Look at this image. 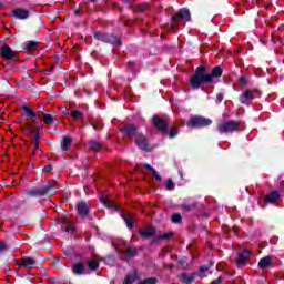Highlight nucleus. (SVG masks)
<instances>
[{
	"label": "nucleus",
	"instance_id": "nucleus-36",
	"mask_svg": "<svg viewBox=\"0 0 284 284\" xmlns=\"http://www.w3.org/2000/svg\"><path fill=\"white\" fill-rule=\"evenodd\" d=\"M8 250V244L6 242L0 241V254L1 252H6Z\"/></svg>",
	"mask_w": 284,
	"mask_h": 284
},
{
	"label": "nucleus",
	"instance_id": "nucleus-8",
	"mask_svg": "<svg viewBox=\"0 0 284 284\" xmlns=\"http://www.w3.org/2000/svg\"><path fill=\"white\" fill-rule=\"evenodd\" d=\"M27 131L29 134H33V145H34L33 154H34V152L39 150V141L41 136L39 135V131H37V129L32 123L27 124Z\"/></svg>",
	"mask_w": 284,
	"mask_h": 284
},
{
	"label": "nucleus",
	"instance_id": "nucleus-15",
	"mask_svg": "<svg viewBox=\"0 0 284 284\" xmlns=\"http://www.w3.org/2000/svg\"><path fill=\"white\" fill-rule=\"evenodd\" d=\"M72 272H73V274L81 276V275L85 274V266L81 262L75 263L72 267Z\"/></svg>",
	"mask_w": 284,
	"mask_h": 284
},
{
	"label": "nucleus",
	"instance_id": "nucleus-5",
	"mask_svg": "<svg viewBox=\"0 0 284 284\" xmlns=\"http://www.w3.org/2000/svg\"><path fill=\"white\" fill-rule=\"evenodd\" d=\"M258 95L260 93L256 89H247L240 95V103H243V105H251L252 101H254Z\"/></svg>",
	"mask_w": 284,
	"mask_h": 284
},
{
	"label": "nucleus",
	"instance_id": "nucleus-3",
	"mask_svg": "<svg viewBox=\"0 0 284 284\" xmlns=\"http://www.w3.org/2000/svg\"><path fill=\"white\" fill-rule=\"evenodd\" d=\"M192 19V16L190 14V10L189 9H180L175 16H173L172 18V24L171 28L173 30H176V28H179V23H181V21H190Z\"/></svg>",
	"mask_w": 284,
	"mask_h": 284
},
{
	"label": "nucleus",
	"instance_id": "nucleus-43",
	"mask_svg": "<svg viewBox=\"0 0 284 284\" xmlns=\"http://www.w3.org/2000/svg\"><path fill=\"white\" fill-rule=\"evenodd\" d=\"M172 236V233H164L160 236V239H170Z\"/></svg>",
	"mask_w": 284,
	"mask_h": 284
},
{
	"label": "nucleus",
	"instance_id": "nucleus-21",
	"mask_svg": "<svg viewBox=\"0 0 284 284\" xmlns=\"http://www.w3.org/2000/svg\"><path fill=\"white\" fill-rule=\"evenodd\" d=\"M122 219L129 230H132V227H134V221L132 220V217L129 214H123Z\"/></svg>",
	"mask_w": 284,
	"mask_h": 284
},
{
	"label": "nucleus",
	"instance_id": "nucleus-28",
	"mask_svg": "<svg viewBox=\"0 0 284 284\" xmlns=\"http://www.w3.org/2000/svg\"><path fill=\"white\" fill-rule=\"evenodd\" d=\"M134 281H136V274H129L125 276L123 283L124 284H132L134 283Z\"/></svg>",
	"mask_w": 284,
	"mask_h": 284
},
{
	"label": "nucleus",
	"instance_id": "nucleus-26",
	"mask_svg": "<svg viewBox=\"0 0 284 284\" xmlns=\"http://www.w3.org/2000/svg\"><path fill=\"white\" fill-rule=\"evenodd\" d=\"M159 280L156 277H148L144 280H141L138 284H158Z\"/></svg>",
	"mask_w": 284,
	"mask_h": 284
},
{
	"label": "nucleus",
	"instance_id": "nucleus-2",
	"mask_svg": "<svg viewBox=\"0 0 284 284\" xmlns=\"http://www.w3.org/2000/svg\"><path fill=\"white\" fill-rule=\"evenodd\" d=\"M54 190H57V182H49L48 184L37 187L33 186L27 190L28 196H47V194H54Z\"/></svg>",
	"mask_w": 284,
	"mask_h": 284
},
{
	"label": "nucleus",
	"instance_id": "nucleus-1",
	"mask_svg": "<svg viewBox=\"0 0 284 284\" xmlns=\"http://www.w3.org/2000/svg\"><path fill=\"white\" fill-rule=\"evenodd\" d=\"M206 70L207 68L205 65H201L195 70V73L190 81L191 88L199 90L203 83H212L214 77L219 78L223 74V69H221V67H215L211 74H205Z\"/></svg>",
	"mask_w": 284,
	"mask_h": 284
},
{
	"label": "nucleus",
	"instance_id": "nucleus-44",
	"mask_svg": "<svg viewBox=\"0 0 284 284\" xmlns=\"http://www.w3.org/2000/svg\"><path fill=\"white\" fill-rule=\"evenodd\" d=\"M43 172H52V165L44 166Z\"/></svg>",
	"mask_w": 284,
	"mask_h": 284
},
{
	"label": "nucleus",
	"instance_id": "nucleus-45",
	"mask_svg": "<svg viewBox=\"0 0 284 284\" xmlns=\"http://www.w3.org/2000/svg\"><path fill=\"white\" fill-rule=\"evenodd\" d=\"M223 283V278L219 277L217 280L213 281V284H221Z\"/></svg>",
	"mask_w": 284,
	"mask_h": 284
},
{
	"label": "nucleus",
	"instance_id": "nucleus-46",
	"mask_svg": "<svg viewBox=\"0 0 284 284\" xmlns=\"http://www.w3.org/2000/svg\"><path fill=\"white\" fill-rule=\"evenodd\" d=\"M216 99L219 103H221V101H223V93L217 94Z\"/></svg>",
	"mask_w": 284,
	"mask_h": 284
},
{
	"label": "nucleus",
	"instance_id": "nucleus-40",
	"mask_svg": "<svg viewBox=\"0 0 284 284\" xmlns=\"http://www.w3.org/2000/svg\"><path fill=\"white\" fill-rule=\"evenodd\" d=\"M152 174L156 181H161V175L159 174V172H156V170H153Z\"/></svg>",
	"mask_w": 284,
	"mask_h": 284
},
{
	"label": "nucleus",
	"instance_id": "nucleus-11",
	"mask_svg": "<svg viewBox=\"0 0 284 284\" xmlns=\"http://www.w3.org/2000/svg\"><path fill=\"white\" fill-rule=\"evenodd\" d=\"M153 123L160 132H166L168 122H165V120H163L161 116L159 115L153 116Z\"/></svg>",
	"mask_w": 284,
	"mask_h": 284
},
{
	"label": "nucleus",
	"instance_id": "nucleus-41",
	"mask_svg": "<svg viewBox=\"0 0 284 284\" xmlns=\"http://www.w3.org/2000/svg\"><path fill=\"white\" fill-rule=\"evenodd\" d=\"M126 254H128V256H135L136 255V251H134L132 248H128L126 250Z\"/></svg>",
	"mask_w": 284,
	"mask_h": 284
},
{
	"label": "nucleus",
	"instance_id": "nucleus-32",
	"mask_svg": "<svg viewBox=\"0 0 284 284\" xmlns=\"http://www.w3.org/2000/svg\"><path fill=\"white\" fill-rule=\"evenodd\" d=\"M71 116L75 121H79V119H83V113L81 111H72Z\"/></svg>",
	"mask_w": 284,
	"mask_h": 284
},
{
	"label": "nucleus",
	"instance_id": "nucleus-49",
	"mask_svg": "<svg viewBox=\"0 0 284 284\" xmlns=\"http://www.w3.org/2000/svg\"><path fill=\"white\" fill-rule=\"evenodd\" d=\"M44 110H45V109H44V108H42V110H40L39 112H41V113L43 114Z\"/></svg>",
	"mask_w": 284,
	"mask_h": 284
},
{
	"label": "nucleus",
	"instance_id": "nucleus-23",
	"mask_svg": "<svg viewBox=\"0 0 284 284\" xmlns=\"http://www.w3.org/2000/svg\"><path fill=\"white\" fill-rule=\"evenodd\" d=\"M72 145V138L65 136L61 143V149L62 150H68Z\"/></svg>",
	"mask_w": 284,
	"mask_h": 284
},
{
	"label": "nucleus",
	"instance_id": "nucleus-29",
	"mask_svg": "<svg viewBox=\"0 0 284 284\" xmlns=\"http://www.w3.org/2000/svg\"><path fill=\"white\" fill-rule=\"evenodd\" d=\"M43 121L47 123V125H52V123H54V119L48 113H43Z\"/></svg>",
	"mask_w": 284,
	"mask_h": 284
},
{
	"label": "nucleus",
	"instance_id": "nucleus-37",
	"mask_svg": "<svg viewBox=\"0 0 284 284\" xmlns=\"http://www.w3.org/2000/svg\"><path fill=\"white\" fill-rule=\"evenodd\" d=\"M205 272H210V267L209 266L200 267V274H202V276H205Z\"/></svg>",
	"mask_w": 284,
	"mask_h": 284
},
{
	"label": "nucleus",
	"instance_id": "nucleus-51",
	"mask_svg": "<svg viewBox=\"0 0 284 284\" xmlns=\"http://www.w3.org/2000/svg\"><path fill=\"white\" fill-rule=\"evenodd\" d=\"M128 3H130V1H134V0H125Z\"/></svg>",
	"mask_w": 284,
	"mask_h": 284
},
{
	"label": "nucleus",
	"instance_id": "nucleus-9",
	"mask_svg": "<svg viewBox=\"0 0 284 284\" xmlns=\"http://www.w3.org/2000/svg\"><path fill=\"white\" fill-rule=\"evenodd\" d=\"M2 59H6L7 61H10L17 57V52L12 51V48L9 45H2L0 49Z\"/></svg>",
	"mask_w": 284,
	"mask_h": 284
},
{
	"label": "nucleus",
	"instance_id": "nucleus-42",
	"mask_svg": "<svg viewBox=\"0 0 284 284\" xmlns=\"http://www.w3.org/2000/svg\"><path fill=\"white\" fill-rule=\"evenodd\" d=\"M240 83H242L243 85H247V78L241 77L240 78Z\"/></svg>",
	"mask_w": 284,
	"mask_h": 284
},
{
	"label": "nucleus",
	"instance_id": "nucleus-52",
	"mask_svg": "<svg viewBox=\"0 0 284 284\" xmlns=\"http://www.w3.org/2000/svg\"><path fill=\"white\" fill-rule=\"evenodd\" d=\"M39 128L41 129V123H40Z\"/></svg>",
	"mask_w": 284,
	"mask_h": 284
},
{
	"label": "nucleus",
	"instance_id": "nucleus-47",
	"mask_svg": "<svg viewBox=\"0 0 284 284\" xmlns=\"http://www.w3.org/2000/svg\"><path fill=\"white\" fill-rule=\"evenodd\" d=\"M144 168H146L149 172H152L154 170V168H152L150 164H144Z\"/></svg>",
	"mask_w": 284,
	"mask_h": 284
},
{
	"label": "nucleus",
	"instance_id": "nucleus-13",
	"mask_svg": "<svg viewBox=\"0 0 284 284\" xmlns=\"http://www.w3.org/2000/svg\"><path fill=\"white\" fill-rule=\"evenodd\" d=\"M121 132L125 134V136H135L136 126L134 124H128L126 126L121 129Z\"/></svg>",
	"mask_w": 284,
	"mask_h": 284
},
{
	"label": "nucleus",
	"instance_id": "nucleus-39",
	"mask_svg": "<svg viewBox=\"0 0 284 284\" xmlns=\"http://www.w3.org/2000/svg\"><path fill=\"white\" fill-rule=\"evenodd\" d=\"M174 187V182L172 180H169L166 183V190H172Z\"/></svg>",
	"mask_w": 284,
	"mask_h": 284
},
{
	"label": "nucleus",
	"instance_id": "nucleus-18",
	"mask_svg": "<svg viewBox=\"0 0 284 284\" xmlns=\"http://www.w3.org/2000/svg\"><path fill=\"white\" fill-rule=\"evenodd\" d=\"M136 145L140 150H148V140L143 135H138L135 140Z\"/></svg>",
	"mask_w": 284,
	"mask_h": 284
},
{
	"label": "nucleus",
	"instance_id": "nucleus-50",
	"mask_svg": "<svg viewBox=\"0 0 284 284\" xmlns=\"http://www.w3.org/2000/svg\"><path fill=\"white\" fill-rule=\"evenodd\" d=\"M93 128H94V130H99V126H97V125H93Z\"/></svg>",
	"mask_w": 284,
	"mask_h": 284
},
{
	"label": "nucleus",
	"instance_id": "nucleus-48",
	"mask_svg": "<svg viewBox=\"0 0 284 284\" xmlns=\"http://www.w3.org/2000/svg\"><path fill=\"white\" fill-rule=\"evenodd\" d=\"M192 207H194V205H184V210H192Z\"/></svg>",
	"mask_w": 284,
	"mask_h": 284
},
{
	"label": "nucleus",
	"instance_id": "nucleus-20",
	"mask_svg": "<svg viewBox=\"0 0 284 284\" xmlns=\"http://www.w3.org/2000/svg\"><path fill=\"white\" fill-rule=\"evenodd\" d=\"M181 282L184 283V284H192V283H194V274L183 273L181 275Z\"/></svg>",
	"mask_w": 284,
	"mask_h": 284
},
{
	"label": "nucleus",
	"instance_id": "nucleus-12",
	"mask_svg": "<svg viewBox=\"0 0 284 284\" xmlns=\"http://www.w3.org/2000/svg\"><path fill=\"white\" fill-rule=\"evenodd\" d=\"M36 263H37V260H34L33 257H23L18 262V266L32 268L34 267Z\"/></svg>",
	"mask_w": 284,
	"mask_h": 284
},
{
	"label": "nucleus",
	"instance_id": "nucleus-17",
	"mask_svg": "<svg viewBox=\"0 0 284 284\" xmlns=\"http://www.w3.org/2000/svg\"><path fill=\"white\" fill-rule=\"evenodd\" d=\"M22 112H24V116H28L31 121L37 119V113L28 105L22 106Z\"/></svg>",
	"mask_w": 284,
	"mask_h": 284
},
{
	"label": "nucleus",
	"instance_id": "nucleus-25",
	"mask_svg": "<svg viewBox=\"0 0 284 284\" xmlns=\"http://www.w3.org/2000/svg\"><path fill=\"white\" fill-rule=\"evenodd\" d=\"M248 258H250V251H243L239 255V263H245V261Z\"/></svg>",
	"mask_w": 284,
	"mask_h": 284
},
{
	"label": "nucleus",
	"instance_id": "nucleus-30",
	"mask_svg": "<svg viewBox=\"0 0 284 284\" xmlns=\"http://www.w3.org/2000/svg\"><path fill=\"white\" fill-rule=\"evenodd\" d=\"M101 203H103V205H105L106 207H114V204H112V202L108 199V196L102 195L100 199Z\"/></svg>",
	"mask_w": 284,
	"mask_h": 284
},
{
	"label": "nucleus",
	"instance_id": "nucleus-16",
	"mask_svg": "<svg viewBox=\"0 0 284 284\" xmlns=\"http://www.w3.org/2000/svg\"><path fill=\"white\" fill-rule=\"evenodd\" d=\"M272 265V257L271 256H265L260 260L258 262V268L260 270H267Z\"/></svg>",
	"mask_w": 284,
	"mask_h": 284
},
{
	"label": "nucleus",
	"instance_id": "nucleus-33",
	"mask_svg": "<svg viewBox=\"0 0 284 284\" xmlns=\"http://www.w3.org/2000/svg\"><path fill=\"white\" fill-rule=\"evenodd\" d=\"M89 270H97L99 267V261L97 260H91L88 263Z\"/></svg>",
	"mask_w": 284,
	"mask_h": 284
},
{
	"label": "nucleus",
	"instance_id": "nucleus-6",
	"mask_svg": "<svg viewBox=\"0 0 284 284\" xmlns=\"http://www.w3.org/2000/svg\"><path fill=\"white\" fill-rule=\"evenodd\" d=\"M207 125H212V120L201 115L192 116L187 122V128H205Z\"/></svg>",
	"mask_w": 284,
	"mask_h": 284
},
{
	"label": "nucleus",
	"instance_id": "nucleus-53",
	"mask_svg": "<svg viewBox=\"0 0 284 284\" xmlns=\"http://www.w3.org/2000/svg\"><path fill=\"white\" fill-rule=\"evenodd\" d=\"M168 267H172V265H169Z\"/></svg>",
	"mask_w": 284,
	"mask_h": 284
},
{
	"label": "nucleus",
	"instance_id": "nucleus-34",
	"mask_svg": "<svg viewBox=\"0 0 284 284\" xmlns=\"http://www.w3.org/2000/svg\"><path fill=\"white\" fill-rule=\"evenodd\" d=\"M181 221H183V217L181 216V214L175 213L172 216V223H181Z\"/></svg>",
	"mask_w": 284,
	"mask_h": 284
},
{
	"label": "nucleus",
	"instance_id": "nucleus-22",
	"mask_svg": "<svg viewBox=\"0 0 284 284\" xmlns=\"http://www.w3.org/2000/svg\"><path fill=\"white\" fill-rule=\"evenodd\" d=\"M141 236H154L156 234V231L153 227L149 229H142L140 231Z\"/></svg>",
	"mask_w": 284,
	"mask_h": 284
},
{
	"label": "nucleus",
	"instance_id": "nucleus-35",
	"mask_svg": "<svg viewBox=\"0 0 284 284\" xmlns=\"http://www.w3.org/2000/svg\"><path fill=\"white\" fill-rule=\"evenodd\" d=\"M64 230L65 232H69V233L74 232V224H71V223L65 224Z\"/></svg>",
	"mask_w": 284,
	"mask_h": 284
},
{
	"label": "nucleus",
	"instance_id": "nucleus-4",
	"mask_svg": "<svg viewBox=\"0 0 284 284\" xmlns=\"http://www.w3.org/2000/svg\"><path fill=\"white\" fill-rule=\"evenodd\" d=\"M240 128H241V124L234 121H227V122L217 124V131L220 132V134H230L232 132H239Z\"/></svg>",
	"mask_w": 284,
	"mask_h": 284
},
{
	"label": "nucleus",
	"instance_id": "nucleus-27",
	"mask_svg": "<svg viewBox=\"0 0 284 284\" xmlns=\"http://www.w3.org/2000/svg\"><path fill=\"white\" fill-rule=\"evenodd\" d=\"M24 48L26 50H29L30 52H32L33 50H37V42L34 41L26 42Z\"/></svg>",
	"mask_w": 284,
	"mask_h": 284
},
{
	"label": "nucleus",
	"instance_id": "nucleus-7",
	"mask_svg": "<svg viewBox=\"0 0 284 284\" xmlns=\"http://www.w3.org/2000/svg\"><path fill=\"white\" fill-rule=\"evenodd\" d=\"M94 38L103 43H111L112 45H121V40L116 36H110L108 33L95 32Z\"/></svg>",
	"mask_w": 284,
	"mask_h": 284
},
{
	"label": "nucleus",
	"instance_id": "nucleus-38",
	"mask_svg": "<svg viewBox=\"0 0 284 284\" xmlns=\"http://www.w3.org/2000/svg\"><path fill=\"white\" fill-rule=\"evenodd\" d=\"M179 134V131L176 129H172L171 132L169 133L170 139H174Z\"/></svg>",
	"mask_w": 284,
	"mask_h": 284
},
{
	"label": "nucleus",
	"instance_id": "nucleus-19",
	"mask_svg": "<svg viewBox=\"0 0 284 284\" xmlns=\"http://www.w3.org/2000/svg\"><path fill=\"white\" fill-rule=\"evenodd\" d=\"M278 191H273L264 197L265 203H276L278 201Z\"/></svg>",
	"mask_w": 284,
	"mask_h": 284
},
{
	"label": "nucleus",
	"instance_id": "nucleus-24",
	"mask_svg": "<svg viewBox=\"0 0 284 284\" xmlns=\"http://www.w3.org/2000/svg\"><path fill=\"white\" fill-rule=\"evenodd\" d=\"M90 150H93V152H101V144L94 140H91L89 142Z\"/></svg>",
	"mask_w": 284,
	"mask_h": 284
},
{
	"label": "nucleus",
	"instance_id": "nucleus-10",
	"mask_svg": "<svg viewBox=\"0 0 284 284\" xmlns=\"http://www.w3.org/2000/svg\"><path fill=\"white\" fill-rule=\"evenodd\" d=\"M11 17H14V19H28L30 17V11L23 8H16L11 11Z\"/></svg>",
	"mask_w": 284,
	"mask_h": 284
},
{
	"label": "nucleus",
	"instance_id": "nucleus-14",
	"mask_svg": "<svg viewBox=\"0 0 284 284\" xmlns=\"http://www.w3.org/2000/svg\"><path fill=\"white\" fill-rule=\"evenodd\" d=\"M77 210L80 216H88V212H90V209L88 207V204L85 202H79L77 204Z\"/></svg>",
	"mask_w": 284,
	"mask_h": 284
},
{
	"label": "nucleus",
	"instance_id": "nucleus-31",
	"mask_svg": "<svg viewBox=\"0 0 284 284\" xmlns=\"http://www.w3.org/2000/svg\"><path fill=\"white\" fill-rule=\"evenodd\" d=\"M150 8V4L148 3H141L136 6L135 11L136 12H145V10H148Z\"/></svg>",
	"mask_w": 284,
	"mask_h": 284
}]
</instances>
